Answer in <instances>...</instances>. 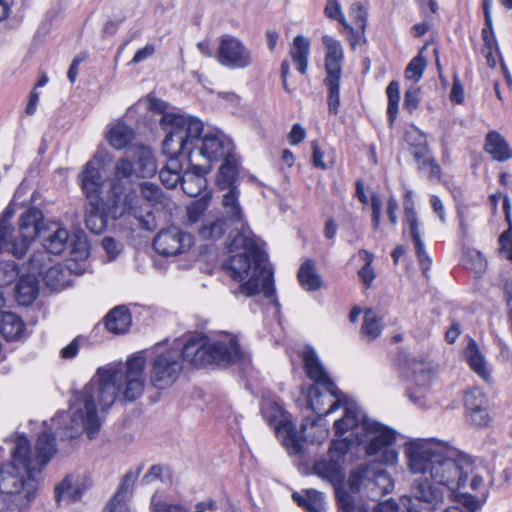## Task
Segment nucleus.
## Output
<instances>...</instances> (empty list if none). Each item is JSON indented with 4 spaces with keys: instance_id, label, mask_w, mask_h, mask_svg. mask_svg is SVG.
<instances>
[{
    "instance_id": "nucleus-1",
    "label": "nucleus",
    "mask_w": 512,
    "mask_h": 512,
    "mask_svg": "<svg viewBox=\"0 0 512 512\" xmlns=\"http://www.w3.org/2000/svg\"><path fill=\"white\" fill-rule=\"evenodd\" d=\"M146 384L145 358L134 355L126 361L125 370L99 369L84 389L77 393L71 406L70 424L63 436L74 438L86 432L90 439L100 430L97 409L106 410L117 398L133 402L142 396Z\"/></svg>"
},
{
    "instance_id": "nucleus-2",
    "label": "nucleus",
    "mask_w": 512,
    "mask_h": 512,
    "mask_svg": "<svg viewBox=\"0 0 512 512\" xmlns=\"http://www.w3.org/2000/svg\"><path fill=\"white\" fill-rule=\"evenodd\" d=\"M56 452L55 438L43 432L34 452L25 436H18L11 449V461L0 468V493L14 497L19 508H25L35 497L39 475Z\"/></svg>"
},
{
    "instance_id": "nucleus-3",
    "label": "nucleus",
    "mask_w": 512,
    "mask_h": 512,
    "mask_svg": "<svg viewBox=\"0 0 512 512\" xmlns=\"http://www.w3.org/2000/svg\"><path fill=\"white\" fill-rule=\"evenodd\" d=\"M404 454L412 474L427 476L452 493L465 487L470 456L455 447L434 439H416L404 445Z\"/></svg>"
},
{
    "instance_id": "nucleus-4",
    "label": "nucleus",
    "mask_w": 512,
    "mask_h": 512,
    "mask_svg": "<svg viewBox=\"0 0 512 512\" xmlns=\"http://www.w3.org/2000/svg\"><path fill=\"white\" fill-rule=\"evenodd\" d=\"M228 250L231 256L223 262L225 273L234 281L241 283L235 294L253 296L263 293L265 297L274 294L272 271L267 267L264 251L255 239L238 231L229 235Z\"/></svg>"
},
{
    "instance_id": "nucleus-5",
    "label": "nucleus",
    "mask_w": 512,
    "mask_h": 512,
    "mask_svg": "<svg viewBox=\"0 0 512 512\" xmlns=\"http://www.w3.org/2000/svg\"><path fill=\"white\" fill-rule=\"evenodd\" d=\"M182 353L184 360L196 367L210 364L227 367L244 358L237 339L230 335L214 340L202 334L192 335L184 344Z\"/></svg>"
},
{
    "instance_id": "nucleus-6",
    "label": "nucleus",
    "mask_w": 512,
    "mask_h": 512,
    "mask_svg": "<svg viewBox=\"0 0 512 512\" xmlns=\"http://www.w3.org/2000/svg\"><path fill=\"white\" fill-rule=\"evenodd\" d=\"M160 124L166 132L163 153L185 157L189 163L190 151H195L203 133V123L196 117L178 113H165Z\"/></svg>"
},
{
    "instance_id": "nucleus-7",
    "label": "nucleus",
    "mask_w": 512,
    "mask_h": 512,
    "mask_svg": "<svg viewBox=\"0 0 512 512\" xmlns=\"http://www.w3.org/2000/svg\"><path fill=\"white\" fill-rule=\"evenodd\" d=\"M233 144L221 133H207L201 136L195 151H190L189 165L198 174H207L211 162L225 159L232 154Z\"/></svg>"
},
{
    "instance_id": "nucleus-8",
    "label": "nucleus",
    "mask_w": 512,
    "mask_h": 512,
    "mask_svg": "<svg viewBox=\"0 0 512 512\" xmlns=\"http://www.w3.org/2000/svg\"><path fill=\"white\" fill-rule=\"evenodd\" d=\"M322 42L326 48L325 70L327 76L324 79V84L328 89L327 102L329 111L336 115L340 107V80L344 51L341 43L331 36H323Z\"/></svg>"
},
{
    "instance_id": "nucleus-9",
    "label": "nucleus",
    "mask_w": 512,
    "mask_h": 512,
    "mask_svg": "<svg viewBox=\"0 0 512 512\" xmlns=\"http://www.w3.org/2000/svg\"><path fill=\"white\" fill-rule=\"evenodd\" d=\"M348 485L351 491H366L371 500H378L393 490L394 484L389 473L377 464L363 465L350 473Z\"/></svg>"
},
{
    "instance_id": "nucleus-10",
    "label": "nucleus",
    "mask_w": 512,
    "mask_h": 512,
    "mask_svg": "<svg viewBox=\"0 0 512 512\" xmlns=\"http://www.w3.org/2000/svg\"><path fill=\"white\" fill-rule=\"evenodd\" d=\"M261 411L264 418L275 427L276 435L281 439L289 455H298L303 451V442L297 435L296 427L286 417L281 405L270 398L262 400Z\"/></svg>"
},
{
    "instance_id": "nucleus-11",
    "label": "nucleus",
    "mask_w": 512,
    "mask_h": 512,
    "mask_svg": "<svg viewBox=\"0 0 512 512\" xmlns=\"http://www.w3.org/2000/svg\"><path fill=\"white\" fill-rule=\"evenodd\" d=\"M183 353L176 349L157 354L151 363L150 382L157 389L170 387L182 372Z\"/></svg>"
},
{
    "instance_id": "nucleus-12",
    "label": "nucleus",
    "mask_w": 512,
    "mask_h": 512,
    "mask_svg": "<svg viewBox=\"0 0 512 512\" xmlns=\"http://www.w3.org/2000/svg\"><path fill=\"white\" fill-rule=\"evenodd\" d=\"M410 493V496L402 499L409 512H420L419 505L414 500L429 512L438 510L444 504L443 490L437 487L427 476L415 480Z\"/></svg>"
},
{
    "instance_id": "nucleus-13",
    "label": "nucleus",
    "mask_w": 512,
    "mask_h": 512,
    "mask_svg": "<svg viewBox=\"0 0 512 512\" xmlns=\"http://www.w3.org/2000/svg\"><path fill=\"white\" fill-rule=\"evenodd\" d=\"M362 437L364 441L361 444H365L367 455L383 453L388 461L392 462L397 459V453L388 450L396 438L393 430L370 419L364 422Z\"/></svg>"
},
{
    "instance_id": "nucleus-14",
    "label": "nucleus",
    "mask_w": 512,
    "mask_h": 512,
    "mask_svg": "<svg viewBox=\"0 0 512 512\" xmlns=\"http://www.w3.org/2000/svg\"><path fill=\"white\" fill-rule=\"evenodd\" d=\"M217 59L222 66L231 69H244L253 63L250 49L232 35H223L220 38Z\"/></svg>"
},
{
    "instance_id": "nucleus-15",
    "label": "nucleus",
    "mask_w": 512,
    "mask_h": 512,
    "mask_svg": "<svg viewBox=\"0 0 512 512\" xmlns=\"http://www.w3.org/2000/svg\"><path fill=\"white\" fill-rule=\"evenodd\" d=\"M194 239L190 233L180 228L171 226L161 230L153 240L154 249L162 256H176L188 251L193 245Z\"/></svg>"
},
{
    "instance_id": "nucleus-16",
    "label": "nucleus",
    "mask_w": 512,
    "mask_h": 512,
    "mask_svg": "<svg viewBox=\"0 0 512 512\" xmlns=\"http://www.w3.org/2000/svg\"><path fill=\"white\" fill-rule=\"evenodd\" d=\"M340 406L343 407L344 414L334 423L336 435L342 436L351 432L354 440L361 444L364 441L362 437L364 422L370 419L355 402L345 399Z\"/></svg>"
},
{
    "instance_id": "nucleus-17",
    "label": "nucleus",
    "mask_w": 512,
    "mask_h": 512,
    "mask_svg": "<svg viewBox=\"0 0 512 512\" xmlns=\"http://www.w3.org/2000/svg\"><path fill=\"white\" fill-rule=\"evenodd\" d=\"M43 220L42 211L31 207L27 209L19 219V232L21 236L20 243L14 241L17 248V253H12L20 258L24 255L30 243L40 233V224Z\"/></svg>"
},
{
    "instance_id": "nucleus-18",
    "label": "nucleus",
    "mask_w": 512,
    "mask_h": 512,
    "mask_svg": "<svg viewBox=\"0 0 512 512\" xmlns=\"http://www.w3.org/2000/svg\"><path fill=\"white\" fill-rule=\"evenodd\" d=\"M336 386L327 391L321 386H311L308 392V403L311 409L319 416L331 414L343 403Z\"/></svg>"
},
{
    "instance_id": "nucleus-19",
    "label": "nucleus",
    "mask_w": 512,
    "mask_h": 512,
    "mask_svg": "<svg viewBox=\"0 0 512 512\" xmlns=\"http://www.w3.org/2000/svg\"><path fill=\"white\" fill-rule=\"evenodd\" d=\"M487 397L478 388H473L465 394L464 403L468 420L479 427L486 426L490 417L487 411Z\"/></svg>"
},
{
    "instance_id": "nucleus-20",
    "label": "nucleus",
    "mask_w": 512,
    "mask_h": 512,
    "mask_svg": "<svg viewBox=\"0 0 512 512\" xmlns=\"http://www.w3.org/2000/svg\"><path fill=\"white\" fill-rule=\"evenodd\" d=\"M302 359L307 376L314 382L313 386H321L329 391L333 389V382L324 370L315 350L306 346L302 352Z\"/></svg>"
},
{
    "instance_id": "nucleus-21",
    "label": "nucleus",
    "mask_w": 512,
    "mask_h": 512,
    "mask_svg": "<svg viewBox=\"0 0 512 512\" xmlns=\"http://www.w3.org/2000/svg\"><path fill=\"white\" fill-rule=\"evenodd\" d=\"M79 181L87 200H101L103 177L96 161H88L79 175Z\"/></svg>"
},
{
    "instance_id": "nucleus-22",
    "label": "nucleus",
    "mask_w": 512,
    "mask_h": 512,
    "mask_svg": "<svg viewBox=\"0 0 512 512\" xmlns=\"http://www.w3.org/2000/svg\"><path fill=\"white\" fill-rule=\"evenodd\" d=\"M343 463L344 461H340L339 457H329L327 459L317 461L313 466V470L321 479L332 484L337 491L341 490L340 486L343 484L345 479Z\"/></svg>"
},
{
    "instance_id": "nucleus-23",
    "label": "nucleus",
    "mask_w": 512,
    "mask_h": 512,
    "mask_svg": "<svg viewBox=\"0 0 512 512\" xmlns=\"http://www.w3.org/2000/svg\"><path fill=\"white\" fill-rule=\"evenodd\" d=\"M405 223L407 224L412 239L415 244L416 254L420 265L422 266L423 273H426L431 266V259L427 255L424 249V243L421 240L420 232H419V221L417 217V212L413 208V205H405Z\"/></svg>"
},
{
    "instance_id": "nucleus-24",
    "label": "nucleus",
    "mask_w": 512,
    "mask_h": 512,
    "mask_svg": "<svg viewBox=\"0 0 512 512\" xmlns=\"http://www.w3.org/2000/svg\"><path fill=\"white\" fill-rule=\"evenodd\" d=\"M465 359L471 370L488 384L493 383L491 368L477 342L470 339L464 350Z\"/></svg>"
},
{
    "instance_id": "nucleus-25",
    "label": "nucleus",
    "mask_w": 512,
    "mask_h": 512,
    "mask_svg": "<svg viewBox=\"0 0 512 512\" xmlns=\"http://www.w3.org/2000/svg\"><path fill=\"white\" fill-rule=\"evenodd\" d=\"M128 155L134 160L136 176L145 178L156 173V161L148 147L143 145L133 146L128 150Z\"/></svg>"
},
{
    "instance_id": "nucleus-26",
    "label": "nucleus",
    "mask_w": 512,
    "mask_h": 512,
    "mask_svg": "<svg viewBox=\"0 0 512 512\" xmlns=\"http://www.w3.org/2000/svg\"><path fill=\"white\" fill-rule=\"evenodd\" d=\"M142 200V196L139 197L136 191H129L124 197L123 205L127 213L139 221L142 228L152 231L156 227L155 219L150 211L143 214Z\"/></svg>"
},
{
    "instance_id": "nucleus-27",
    "label": "nucleus",
    "mask_w": 512,
    "mask_h": 512,
    "mask_svg": "<svg viewBox=\"0 0 512 512\" xmlns=\"http://www.w3.org/2000/svg\"><path fill=\"white\" fill-rule=\"evenodd\" d=\"M69 239V231L55 223L47 228L43 236V246L49 253L59 255L68 247Z\"/></svg>"
},
{
    "instance_id": "nucleus-28",
    "label": "nucleus",
    "mask_w": 512,
    "mask_h": 512,
    "mask_svg": "<svg viewBox=\"0 0 512 512\" xmlns=\"http://www.w3.org/2000/svg\"><path fill=\"white\" fill-rule=\"evenodd\" d=\"M104 320L107 330L116 335L125 334L132 324L129 309L124 305L114 307Z\"/></svg>"
},
{
    "instance_id": "nucleus-29",
    "label": "nucleus",
    "mask_w": 512,
    "mask_h": 512,
    "mask_svg": "<svg viewBox=\"0 0 512 512\" xmlns=\"http://www.w3.org/2000/svg\"><path fill=\"white\" fill-rule=\"evenodd\" d=\"M239 190L237 188H229L222 194V214L223 219L230 224H238L243 221V211L238 201Z\"/></svg>"
},
{
    "instance_id": "nucleus-30",
    "label": "nucleus",
    "mask_w": 512,
    "mask_h": 512,
    "mask_svg": "<svg viewBox=\"0 0 512 512\" xmlns=\"http://www.w3.org/2000/svg\"><path fill=\"white\" fill-rule=\"evenodd\" d=\"M86 227L94 234L102 233L107 226L102 200H88L85 207Z\"/></svg>"
},
{
    "instance_id": "nucleus-31",
    "label": "nucleus",
    "mask_w": 512,
    "mask_h": 512,
    "mask_svg": "<svg viewBox=\"0 0 512 512\" xmlns=\"http://www.w3.org/2000/svg\"><path fill=\"white\" fill-rule=\"evenodd\" d=\"M39 292V282L35 275L21 276L15 286V297L20 305L27 306L34 302Z\"/></svg>"
},
{
    "instance_id": "nucleus-32",
    "label": "nucleus",
    "mask_w": 512,
    "mask_h": 512,
    "mask_svg": "<svg viewBox=\"0 0 512 512\" xmlns=\"http://www.w3.org/2000/svg\"><path fill=\"white\" fill-rule=\"evenodd\" d=\"M310 54V42L307 38L298 35L293 39L289 55L297 70L302 74L308 71V58Z\"/></svg>"
},
{
    "instance_id": "nucleus-33",
    "label": "nucleus",
    "mask_w": 512,
    "mask_h": 512,
    "mask_svg": "<svg viewBox=\"0 0 512 512\" xmlns=\"http://www.w3.org/2000/svg\"><path fill=\"white\" fill-rule=\"evenodd\" d=\"M134 174L136 175V168L127 152L126 156L119 159L115 164V177L111 185V190L115 198H119L122 194L123 187L121 182L129 179Z\"/></svg>"
},
{
    "instance_id": "nucleus-34",
    "label": "nucleus",
    "mask_w": 512,
    "mask_h": 512,
    "mask_svg": "<svg viewBox=\"0 0 512 512\" xmlns=\"http://www.w3.org/2000/svg\"><path fill=\"white\" fill-rule=\"evenodd\" d=\"M24 332V323L19 316L12 312L0 310V333L7 340H16Z\"/></svg>"
},
{
    "instance_id": "nucleus-35",
    "label": "nucleus",
    "mask_w": 512,
    "mask_h": 512,
    "mask_svg": "<svg viewBox=\"0 0 512 512\" xmlns=\"http://www.w3.org/2000/svg\"><path fill=\"white\" fill-rule=\"evenodd\" d=\"M167 156L166 165L160 170L159 178L161 182L169 189L175 188L178 183H181L183 175L182 163L180 161L181 156Z\"/></svg>"
},
{
    "instance_id": "nucleus-36",
    "label": "nucleus",
    "mask_w": 512,
    "mask_h": 512,
    "mask_svg": "<svg viewBox=\"0 0 512 512\" xmlns=\"http://www.w3.org/2000/svg\"><path fill=\"white\" fill-rule=\"evenodd\" d=\"M486 151L497 161L512 158V150L506 140L497 132L492 131L486 136Z\"/></svg>"
},
{
    "instance_id": "nucleus-37",
    "label": "nucleus",
    "mask_w": 512,
    "mask_h": 512,
    "mask_svg": "<svg viewBox=\"0 0 512 512\" xmlns=\"http://www.w3.org/2000/svg\"><path fill=\"white\" fill-rule=\"evenodd\" d=\"M220 166L217 175V185L222 191H227L229 188H237L234 185L238 174V166L234 155L225 159Z\"/></svg>"
},
{
    "instance_id": "nucleus-38",
    "label": "nucleus",
    "mask_w": 512,
    "mask_h": 512,
    "mask_svg": "<svg viewBox=\"0 0 512 512\" xmlns=\"http://www.w3.org/2000/svg\"><path fill=\"white\" fill-rule=\"evenodd\" d=\"M298 279L307 291H316L321 288L322 280L316 272L315 263L312 260L305 261L299 268Z\"/></svg>"
},
{
    "instance_id": "nucleus-39",
    "label": "nucleus",
    "mask_w": 512,
    "mask_h": 512,
    "mask_svg": "<svg viewBox=\"0 0 512 512\" xmlns=\"http://www.w3.org/2000/svg\"><path fill=\"white\" fill-rule=\"evenodd\" d=\"M292 498L309 512L325 511V496L315 489L306 490L305 495L293 493Z\"/></svg>"
},
{
    "instance_id": "nucleus-40",
    "label": "nucleus",
    "mask_w": 512,
    "mask_h": 512,
    "mask_svg": "<svg viewBox=\"0 0 512 512\" xmlns=\"http://www.w3.org/2000/svg\"><path fill=\"white\" fill-rule=\"evenodd\" d=\"M133 139V130L123 122L113 125L107 134L109 144L117 150L125 148Z\"/></svg>"
},
{
    "instance_id": "nucleus-41",
    "label": "nucleus",
    "mask_w": 512,
    "mask_h": 512,
    "mask_svg": "<svg viewBox=\"0 0 512 512\" xmlns=\"http://www.w3.org/2000/svg\"><path fill=\"white\" fill-rule=\"evenodd\" d=\"M82 486L79 483H72V477L66 476L58 485L55 487V497L58 502L67 500V502H75L82 495Z\"/></svg>"
},
{
    "instance_id": "nucleus-42",
    "label": "nucleus",
    "mask_w": 512,
    "mask_h": 512,
    "mask_svg": "<svg viewBox=\"0 0 512 512\" xmlns=\"http://www.w3.org/2000/svg\"><path fill=\"white\" fill-rule=\"evenodd\" d=\"M455 498L458 505L449 506L443 512H476L485 500L467 492L455 494Z\"/></svg>"
},
{
    "instance_id": "nucleus-43",
    "label": "nucleus",
    "mask_w": 512,
    "mask_h": 512,
    "mask_svg": "<svg viewBox=\"0 0 512 512\" xmlns=\"http://www.w3.org/2000/svg\"><path fill=\"white\" fill-rule=\"evenodd\" d=\"M383 330V323L376 313L368 309L364 313V321L361 327V333L368 341L376 339Z\"/></svg>"
},
{
    "instance_id": "nucleus-44",
    "label": "nucleus",
    "mask_w": 512,
    "mask_h": 512,
    "mask_svg": "<svg viewBox=\"0 0 512 512\" xmlns=\"http://www.w3.org/2000/svg\"><path fill=\"white\" fill-rule=\"evenodd\" d=\"M12 217V212L6 209L3 213V217L0 220V252L8 251L11 253H17L16 245L12 239V227L9 223V219Z\"/></svg>"
},
{
    "instance_id": "nucleus-45",
    "label": "nucleus",
    "mask_w": 512,
    "mask_h": 512,
    "mask_svg": "<svg viewBox=\"0 0 512 512\" xmlns=\"http://www.w3.org/2000/svg\"><path fill=\"white\" fill-rule=\"evenodd\" d=\"M336 498L339 512H369L362 500L357 499L346 490H337Z\"/></svg>"
},
{
    "instance_id": "nucleus-46",
    "label": "nucleus",
    "mask_w": 512,
    "mask_h": 512,
    "mask_svg": "<svg viewBox=\"0 0 512 512\" xmlns=\"http://www.w3.org/2000/svg\"><path fill=\"white\" fill-rule=\"evenodd\" d=\"M191 169V172H185L182 181L181 186L183 191L191 196V197H197L202 189L205 187V174H198L194 169Z\"/></svg>"
},
{
    "instance_id": "nucleus-47",
    "label": "nucleus",
    "mask_w": 512,
    "mask_h": 512,
    "mask_svg": "<svg viewBox=\"0 0 512 512\" xmlns=\"http://www.w3.org/2000/svg\"><path fill=\"white\" fill-rule=\"evenodd\" d=\"M229 225L231 224L223 218L206 220L199 229V234L203 239L216 240L222 237Z\"/></svg>"
},
{
    "instance_id": "nucleus-48",
    "label": "nucleus",
    "mask_w": 512,
    "mask_h": 512,
    "mask_svg": "<svg viewBox=\"0 0 512 512\" xmlns=\"http://www.w3.org/2000/svg\"><path fill=\"white\" fill-rule=\"evenodd\" d=\"M141 195L144 200L152 205L167 206L168 197L161 190V188L150 182H143L140 186Z\"/></svg>"
},
{
    "instance_id": "nucleus-49",
    "label": "nucleus",
    "mask_w": 512,
    "mask_h": 512,
    "mask_svg": "<svg viewBox=\"0 0 512 512\" xmlns=\"http://www.w3.org/2000/svg\"><path fill=\"white\" fill-rule=\"evenodd\" d=\"M471 467L469 471L465 473V482L470 479V488L474 492H484L485 491V480L484 476L487 474L486 468L476 465L475 461L470 457Z\"/></svg>"
},
{
    "instance_id": "nucleus-50",
    "label": "nucleus",
    "mask_w": 512,
    "mask_h": 512,
    "mask_svg": "<svg viewBox=\"0 0 512 512\" xmlns=\"http://www.w3.org/2000/svg\"><path fill=\"white\" fill-rule=\"evenodd\" d=\"M324 14L329 19L339 21L345 30L353 32V27L347 22L338 0H327Z\"/></svg>"
},
{
    "instance_id": "nucleus-51",
    "label": "nucleus",
    "mask_w": 512,
    "mask_h": 512,
    "mask_svg": "<svg viewBox=\"0 0 512 512\" xmlns=\"http://www.w3.org/2000/svg\"><path fill=\"white\" fill-rule=\"evenodd\" d=\"M388 97L387 113L390 121L393 122L398 113V103L400 100V87L397 81H391L386 89Z\"/></svg>"
},
{
    "instance_id": "nucleus-52",
    "label": "nucleus",
    "mask_w": 512,
    "mask_h": 512,
    "mask_svg": "<svg viewBox=\"0 0 512 512\" xmlns=\"http://www.w3.org/2000/svg\"><path fill=\"white\" fill-rule=\"evenodd\" d=\"M464 263L466 267L474 270L476 273H482L487 267V262L483 254L473 249H467L465 251Z\"/></svg>"
},
{
    "instance_id": "nucleus-53",
    "label": "nucleus",
    "mask_w": 512,
    "mask_h": 512,
    "mask_svg": "<svg viewBox=\"0 0 512 512\" xmlns=\"http://www.w3.org/2000/svg\"><path fill=\"white\" fill-rule=\"evenodd\" d=\"M151 512H190L188 508L179 503H170L159 499L156 494L151 498Z\"/></svg>"
},
{
    "instance_id": "nucleus-54",
    "label": "nucleus",
    "mask_w": 512,
    "mask_h": 512,
    "mask_svg": "<svg viewBox=\"0 0 512 512\" xmlns=\"http://www.w3.org/2000/svg\"><path fill=\"white\" fill-rule=\"evenodd\" d=\"M425 67L426 61L421 55L414 57L405 69L406 78L416 82L419 81L422 78Z\"/></svg>"
},
{
    "instance_id": "nucleus-55",
    "label": "nucleus",
    "mask_w": 512,
    "mask_h": 512,
    "mask_svg": "<svg viewBox=\"0 0 512 512\" xmlns=\"http://www.w3.org/2000/svg\"><path fill=\"white\" fill-rule=\"evenodd\" d=\"M353 439H338L333 440L329 449V457L338 458L340 461H343L344 456L347 454V452L350 449V446L353 442Z\"/></svg>"
},
{
    "instance_id": "nucleus-56",
    "label": "nucleus",
    "mask_w": 512,
    "mask_h": 512,
    "mask_svg": "<svg viewBox=\"0 0 512 512\" xmlns=\"http://www.w3.org/2000/svg\"><path fill=\"white\" fill-rule=\"evenodd\" d=\"M45 283L52 289L58 290L64 287V275L61 268L54 266L47 270L45 277Z\"/></svg>"
},
{
    "instance_id": "nucleus-57",
    "label": "nucleus",
    "mask_w": 512,
    "mask_h": 512,
    "mask_svg": "<svg viewBox=\"0 0 512 512\" xmlns=\"http://www.w3.org/2000/svg\"><path fill=\"white\" fill-rule=\"evenodd\" d=\"M419 170L425 171L430 181H440L441 179V167L433 157L426 162H421Z\"/></svg>"
},
{
    "instance_id": "nucleus-58",
    "label": "nucleus",
    "mask_w": 512,
    "mask_h": 512,
    "mask_svg": "<svg viewBox=\"0 0 512 512\" xmlns=\"http://www.w3.org/2000/svg\"><path fill=\"white\" fill-rule=\"evenodd\" d=\"M350 10H351V15L354 18L356 25L358 26V28L361 30V33L363 34L366 29V25H367L368 14H367L366 9L363 7V5L361 3L357 2L351 6Z\"/></svg>"
},
{
    "instance_id": "nucleus-59",
    "label": "nucleus",
    "mask_w": 512,
    "mask_h": 512,
    "mask_svg": "<svg viewBox=\"0 0 512 512\" xmlns=\"http://www.w3.org/2000/svg\"><path fill=\"white\" fill-rule=\"evenodd\" d=\"M420 89L416 86L409 87L404 96V108L407 109L409 112L414 111L417 109L419 103H420Z\"/></svg>"
},
{
    "instance_id": "nucleus-60",
    "label": "nucleus",
    "mask_w": 512,
    "mask_h": 512,
    "mask_svg": "<svg viewBox=\"0 0 512 512\" xmlns=\"http://www.w3.org/2000/svg\"><path fill=\"white\" fill-rule=\"evenodd\" d=\"M416 131L420 134L422 138H425V136L418 129H416ZM412 155L414 159L418 162V165L421 162H426V160H430L432 158V156L430 155V150L426 145L425 139H423V143H420L419 145L414 147Z\"/></svg>"
},
{
    "instance_id": "nucleus-61",
    "label": "nucleus",
    "mask_w": 512,
    "mask_h": 512,
    "mask_svg": "<svg viewBox=\"0 0 512 512\" xmlns=\"http://www.w3.org/2000/svg\"><path fill=\"white\" fill-rule=\"evenodd\" d=\"M501 250L504 253L506 259L512 261V228L502 233L499 238Z\"/></svg>"
},
{
    "instance_id": "nucleus-62",
    "label": "nucleus",
    "mask_w": 512,
    "mask_h": 512,
    "mask_svg": "<svg viewBox=\"0 0 512 512\" xmlns=\"http://www.w3.org/2000/svg\"><path fill=\"white\" fill-rule=\"evenodd\" d=\"M372 222L374 229H378L381 219L382 200L378 194L371 196Z\"/></svg>"
},
{
    "instance_id": "nucleus-63",
    "label": "nucleus",
    "mask_w": 512,
    "mask_h": 512,
    "mask_svg": "<svg viewBox=\"0 0 512 512\" xmlns=\"http://www.w3.org/2000/svg\"><path fill=\"white\" fill-rule=\"evenodd\" d=\"M205 204L201 201H195L187 207L188 221L193 224L196 223L203 215Z\"/></svg>"
},
{
    "instance_id": "nucleus-64",
    "label": "nucleus",
    "mask_w": 512,
    "mask_h": 512,
    "mask_svg": "<svg viewBox=\"0 0 512 512\" xmlns=\"http://www.w3.org/2000/svg\"><path fill=\"white\" fill-rule=\"evenodd\" d=\"M358 277L366 288H370L374 279L376 278V273L372 267V264L363 265L362 268L358 271Z\"/></svg>"
}]
</instances>
